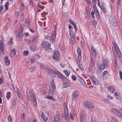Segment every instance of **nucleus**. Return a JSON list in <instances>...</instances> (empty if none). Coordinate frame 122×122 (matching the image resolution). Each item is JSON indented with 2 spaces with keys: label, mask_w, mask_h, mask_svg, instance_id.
I'll list each match as a JSON object with an SVG mask.
<instances>
[{
  "label": "nucleus",
  "mask_w": 122,
  "mask_h": 122,
  "mask_svg": "<svg viewBox=\"0 0 122 122\" xmlns=\"http://www.w3.org/2000/svg\"><path fill=\"white\" fill-rule=\"evenodd\" d=\"M112 111L113 113L115 115H116V114L117 113V112L118 111L115 109H112Z\"/></svg>",
  "instance_id": "obj_27"
},
{
  "label": "nucleus",
  "mask_w": 122,
  "mask_h": 122,
  "mask_svg": "<svg viewBox=\"0 0 122 122\" xmlns=\"http://www.w3.org/2000/svg\"><path fill=\"white\" fill-rule=\"evenodd\" d=\"M84 104L85 105V107L89 109H92L94 107L93 103L91 102L86 101L84 102Z\"/></svg>",
  "instance_id": "obj_7"
},
{
  "label": "nucleus",
  "mask_w": 122,
  "mask_h": 122,
  "mask_svg": "<svg viewBox=\"0 0 122 122\" xmlns=\"http://www.w3.org/2000/svg\"><path fill=\"white\" fill-rule=\"evenodd\" d=\"M60 118L58 115H56L55 117V120L56 122H59Z\"/></svg>",
  "instance_id": "obj_20"
},
{
  "label": "nucleus",
  "mask_w": 122,
  "mask_h": 122,
  "mask_svg": "<svg viewBox=\"0 0 122 122\" xmlns=\"http://www.w3.org/2000/svg\"><path fill=\"white\" fill-rule=\"evenodd\" d=\"M81 54H78V58L79 59H81Z\"/></svg>",
  "instance_id": "obj_64"
},
{
  "label": "nucleus",
  "mask_w": 122,
  "mask_h": 122,
  "mask_svg": "<svg viewBox=\"0 0 122 122\" xmlns=\"http://www.w3.org/2000/svg\"><path fill=\"white\" fill-rule=\"evenodd\" d=\"M10 92H8L7 93L6 95V97H7V99H9L10 98Z\"/></svg>",
  "instance_id": "obj_33"
},
{
  "label": "nucleus",
  "mask_w": 122,
  "mask_h": 122,
  "mask_svg": "<svg viewBox=\"0 0 122 122\" xmlns=\"http://www.w3.org/2000/svg\"><path fill=\"white\" fill-rule=\"evenodd\" d=\"M114 47H112V50L114 53V55L115 57H120L121 56L120 51L115 41L113 42Z\"/></svg>",
  "instance_id": "obj_2"
},
{
  "label": "nucleus",
  "mask_w": 122,
  "mask_h": 122,
  "mask_svg": "<svg viewBox=\"0 0 122 122\" xmlns=\"http://www.w3.org/2000/svg\"><path fill=\"white\" fill-rule=\"evenodd\" d=\"M40 8H38L37 7V13L39 14H40V12L41 11L39 9Z\"/></svg>",
  "instance_id": "obj_54"
},
{
  "label": "nucleus",
  "mask_w": 122,
  "mask_h": 122,
  "mask_svg": "<svg viewBox=\"0 0 122 122\" xmlns=\"http://www.w3.org/2000/svg\"><path fill=\"white\" fill-rule=\"evenodd\" d=\"M95 14L97 17H98L99 16V13L98 11L96 12Z\"/></svg>",
  "instance_id": "obj_61"
},
{
  "label": "nucleus",
  "mask_w": 122,
  "mask_h": 122,
  "mask_svg": "<svg viewBox=\"0 0 122 122\" xmlns=\"http://www.w3.org/2000/svg\"><path fill=\"white\" fill-rule=\"evenodd\" d=\"M9 1H7L5 5V10H7L8 9V6H9Z\"/></svg>",
  "instance_id": "obj_26"
},
{
  "label": "nucleus",
  "mask_w": 122,
  "mask_h": 122,
  "mask_svg": "<svg viewBox=\"0 0 122 122\" xmlns=\"http://www.w3.org/2000/svg\"><path fill=\"white\" fill-rule=\"evenodd\" d=\"M63 72L65 73V74L67 77H68L69 76V73H68L67 70H64L63 71Z\"/></svg>",
  "instance_id": "obj_38"
},
{
  "label": "nucleus",
  "mask_w": 122,
  "mask_h": 122,
  "mask_svg": "<svg viewBox=\"0 0 122 122\" xmlns=\"http://www.w3.org/2000/svg\"><path fill=\"white\" fill-rule=\"evenodd\" d=\"M78 66L79 68L81 70H83L84 68L82 65L80 64H78Z\"/></svg>",
  "instance_id": "obj_39"
},
{
  "label": "nucleus",
  "mask_w": 122,
  "mask_h": 122,
  "mask_svg": "<svg viewBox=\"0 0 122 122\" xmlns=\"http://www.w3.org/2000/svg\"><path fill=\"white\" fill-rule=\"evenodd\" d=\"M80 81L82 84L83 85L85 84V81L82 79Z\"/></svg>",
  "instance_id": "obj_62"
},
{
  "label": "nucleus",
  "mask_w": 122,
  "mask_h": 122,
  "mask_svg": "<svg viewBox=\"0 0 122 122\" xmlns=\"http://www.w3.org/2000/svg\"><path fill=\"white\" fill-rule=\"evenodd\" d=\"M23 30V29L21 27L20 29L19 30V32L18 33L17 36L18 37L21 38L23 36V34L22 33Z\"/></svg>",
  "instance_id": "obj_12"
},
{
  "label": "nucleus",
  "mask_w": 122,
  "mask_h": 122,
  "mask_svg": "<svg viewBox=\"0 0 122 122\" xmlns=\"http://www.w3.org/2000/svg\"><path fill=\"white\" fill-rule=\"evenodd\" d=\"M43 4L41 2H38V6H37L38 8H40L41 6V5Z\"/></svg>",
  "instance_id": "obj_41"
},
{
  "label": "nucleus",
  "mask_w": 122,
  "mask_h": 122,
  "mask_svg": "<svg viewBox=\"0 0 122 122\" xmlns=\"http://www.w3.org/2000/svg\"><path fill=\"white\" fill-rule=\"evenodd\" d=\"M107 73V71H105L102 73V76H104Z\"/></svg>",
  "instance_id": "obj_47"
},
{
  "label": "nucleus",
  "mask_w": 122,
  "mask_h": 122,
  "mask_svg": "<svg viewBox=\"0 0 122 122\" xmlns=\"http://www.w3.org/2000/svg\"><path fill=\"white\" fill-rule=\"evenodd\" d=\"M38 38V37L37 36H35L34 37L33 40L32 41V42L33 44H34L36 42Z\"/></svg>",
  "instance_id": "obj_29"
},
{
  "label": "nucleus",
  "mask_w": 122,
  "mask_h": 122,
  "mask_svg": "<svg viewBox=\"0 0 122 122\" xmlns=\"http://www.w3.org/2000/svg\"><path fill=\"white\" fill-rule=\"evenodd\" d=\"M10 19L9 18H8L6 19L5 21L6 23H8L10 21Z\"/></svg>",
  "instance_id": "obj_58"
},
{
  "label": "nucleus",
  "mask_w": 122,
  "mask_h": 122,
  "mask_svg": "<svg viewBox=\"0 0 122 122\" xmlns=\"http://www.w3.org/2000/svg\"><path fill=\"white\" fill-rule=\"evenodd\" d=\"M90 63L93 64H94V59L92 57V59L91 60Z\"/></svg>",
  "instance_id": "obj_57"
},
{
  "label": "nucleus",
  "mask_w": 122,
  "mask_h": 122,
  "mask_svg": "<svg viewBox=\"0 0 122 122\" xmlns=\"http://www.w3.org/2000/svg\"><path fill=\"white\" fill-rule=\"evenodd\" d=\"M108 60L107 59H103V63L100 64V69L102 70L108 66Z\"/></svg>",
  "instance_id": "obj_5"
},
{
  "label": "nucleus",
  "mask_w": 122,
  "mask_h": 122,
  "mask_svg": "<svg viewBox=\"0 0 122 122\" xmlns=\"http://www.w3.org/2000/svg\"><path fill=\"white\" fill-rule=\"evenodd\" d=\"M77 51L78 54H81V51L80 48H78Z\"/></svg>",
  "instance_id": "obj_52"
},
{
  "label": "nucleus",
  "mask_w": 122,
  "mask_h": 122,
  "mask_svg": "<svg viewBox=\"0 0 122 122\" xmlns=\"http://www.w3.org/2000/svg\"><path fill=\"white\" fill-rule=\"evenodd\" d=\"M64 113L62 114V118L67 120H69L70 119L68 115V110L67 104L66 102H64Z\"/></svg>",
  "instance_id": "obj_3"
},
{
  "label": "nucleus",
  "mask_w": 122,
  "mask_h": 122,
  "mask_svg": "<svg viewBox=\"0 0 122 122\" xmlns=\"http://www.w3.org/2000/svg\"><path fill=\"white\" fill-rule=\"evenodd\" d=\"M55 84L54 82H52L51 86L50 87L48 93V95H53L54 93L55 89Z\"/></svg>",
  "instance_id": "obj_4"
},
{
  "label": "nucleus",
  "mask_w": 122,
  "mask_h": 122,
  "mask_svg": "<svg viewBox=\"0 0 122 122\" xmlns=\"http://www.w3.org/2000/svg\"><path fill=\"white\" fill-rule=\"evenodd\" d=\"M46 71H48V72L49 73H51L52 70H51L50 68H47L46 69Z\"/></svg>",
  "instance_id": "obj_40"
},
{
  "label": "nucleus",
  "mask_w": 122,
  "mask_h": 122,
  "mask_svg": "<svg viewBox=\"0 0 122 122\" xmlns=\"http://www.w3.org/2000/svg\"><path fill=\"white\" fill-rule=\"evenodd\" d=\"M5 63L7 65H9L10 63V60L8 59V57L6 56L5 58Z\"/></svg>",
  "instance_id": "obj_17"
},
{
  "label": "nucleus",
  "mask_w": 122,
  "mask_h": 122,
  "mask_svg": "<svg viewBox=\"0 0 122 122\" xmlns=\"http://www.w3.org/2000/svg\"><path fill=\"white\" fill-rule=\"evenodd\" d=\"M3 45L2 41L0 42V50L2 52L3 51Z\"/></svg>",
  "instance_id": "obj_19"
},
{
  "label": "nucleus",
  "mask_w": 122,
  "mask_h": 122,
  "mask_svg": "<svg viewBox=\"0 0 122 122\" xmlns=\"http://www.w3.org/2000/svg\"><path fill=\"white\" fill-rule=\"evenodd\" d=\"M63 86L64 88H65L68 87V86L67 83H63Z\"/></svg>",
  "instance_id": "obj_50"
},
{
  "label": "nucleus",
  "mask_w": 122,
  "mask_h": 122,
  "mask_svg": "<svg viewBox=\"0 0 122 122\" xmlns=\"http://www.w3.org/2000/svg\"><path fill=\"white\" fill-rule=\"evenodd\" d=\"M40 116L41 117V118L43 119H44V118L45 117V115L44 113L42 112V113H41V115H40Z\"/></svg>",
  "instance_id": "obj_51"
},
{
  "label": "nucleus",
  "mask_w": 122,
  "mask_h": 122,
  "mask_svg": "<svg viewBox=\"0 0 122 122\" xmlns=\"http://www.w3.org/2000/svg\"><path fill=\"white\" fill-rule=\"evenodd\" d=\"M30 50L32 51H35L36 50V49L35 48H33L32 46H30Z\"/></svg>",
  "instance_id": "obj_49"
},
{
  "label": "nucleus",
  "mask_w": 122,
  "mask_h": 122,
  "mask_svg": "<svg viewBox=\"0 0 122 122\" xmlns=\"http://www.w3.org/2000/svg\"><path fill=\"white\" fill-rule=\"evenodd\" d=\"M8 120L9 122H11L12 121L11 118L10 116H9L8 117Z\"/></svg>",
  "instance_id": "obj_53"
},
{
  "label": "nucleus",
  "mask_w": 122,
  "mask_h": 122,
  "mask_svg": "<svg viewBox=\"0 0 122 122\" xmlns=\"http://www.w3.org/2000/svg\"><path fill=\"white\" fill-rule=\"evenodd\" d=\"M51 73V74H52L53 75L55 76H56V72L55 71H54L53 70H52Z\"/></svg>",
  "instance_id": "obj_37"
},
{
  "label": "nucleus",
  "mask_w": 122,
  "mask_h": 122,
  "mask_svg": "<svg viewBox=\"0 0 122 122\" xmlns=\"http://www.w3.org/2000/svg\"><path fill=\"white\" fill-rule=\"evenodd\" d=\"M91 51L93 56L95 57L96 56V53L94 50V48L93 45L91 46Z\"/></svg>",
  "instance_id": "obj_9"
},
{
  "label": "nucleus",
  "mask_w": 122,
  "mask_h": 122,
  "mask_svg": "<svg viewBox=\"0 0 122 122\" xmlns=\"http://www.w3.org/2000/svg\"><path fill=\"white\" fill-rule=\"evenodd\" d=\"M101 8L104 12H106V10L105 8L102 5V7H101Z\"/></svg>",
  "instance_id": "obj_48"
},
{
  "label": "nucleus",
  "mask_w": 122,
  "mask_h": 122,
  "mask_svg": "<svg viewBox=\"0 0 122 122\" xmlns=\"http://www.w3.org/2000/svg\"><path fill=\"white\" fill-rule=\"evenodd\" d=\"M25 117V116L24 115V114H22L21 115V119H22L23 120H24V118Z\"/></svg>",
  "instance_id": "obj_46"
},
{
  "label": "nucleus",
  "mask_w": 122,
  "mask_h": 122,
  "mask_svg": "<svg viewBox=\"0 0 122 122\" xmlns=\"http://www.w3.org/2000/svg\"><path fill=\"white\" fill-rule=\"evenodd\" d=\"M56 76H55L56 77H58L59 78H60V77L62 75L61 74V73L59 71H57L56 72Z\"/></svg>",
  "instance_id": "obj_23"
},
{
  "label": "nucleus",
  "mask_w": 122,
  "mask_h": 122,
  "mask_svg": "<svg viewBox=\"0 0 122 122\" xmlns=\"http://www.w3.org/2000/svg\"><path fill=\"white\" fill-rule=\"evenodd\" d=\"M30 24V21L29 20L27 19H26L25 22V24L26 26H28Z\"/></svg>",
  "instance_id": "obj_36"
},
{
  "label": "nucleus",
  "mask_w": 122,
  "mask_h": 122,
  "mask_svg": "<svg viewBox=\"0 0 122 122\" xmlns=\"http://www.w3.org/2000/svg\"><path fill=\"white\" fill-rule=\"evenodd\" d=\"M79 95L78 92L77 91L73 93L72 97V100H74Z\"/></svg>",
  "instance_id": "obj_10"
},
{
  "label": "nucleus",
  "mask_w": 122,
  "mask_h": 122,
  "mask_svg": "<svg viewBox=\"0 0 122 122\" xmlns=\"http://www.w3.org/2000/svg\"><path fill=\"white\" fill-rule=\"evenodd\" d=\"M94 12L92 11L91 12V17L92 18H94Z\"/></svg>",
  "instance_id": "obj_60"
},
{
  "label": "nucleus",
  "mask_w": 122,
  "mask_h": 122,
  "mask_svg": "<svg viewBox=\"0 0 122 122\" xmlns=\"http://www.w3.org/2000/svg\"><path fill=\"white\" fill-rule=\"evenodd\" d=\"M56 34V32L55 31L53 32L51 36V38L53 40L55 38Z\"/></svg>",
  "instance_id": "obj_30"
},
{
  "label": "nucleus",
  "mask_w": 122,
  "mask_h": 122,
  "mask_svg": "<svg viewBox=\"0 0 122 122\" xmlns=\"http://www.w3.org/2000/svg\"><path fill=\"white\" fill-rule=\"evenodd\" d=\"M60 54L58 51H55L54 53L53 58L56 60H58Z\"/></svg>",
  "instance_id": "obj_8"
},
{
  "label": "nucleus",
  "mask_w": 122,
  "mask_h": 122,
  "mask_svg": "<svg viewBox=\"0 0 122 122\" xmlns=\"http://www.w3.org/2000/svg\"><path fill=\"white\" fill-rule=\"evenodd\" d=\"M71 77L72 79H73V80L74 81H75L76 80V78L75 76L74 75H72L71 76Z\"/></svg>",
  "instance_id": "obj_45"
},
{
  "label": "nucleus",
  "mask_w": 122,
  "mask_h": 122,
  "mask_svg": "<svg viewBox=\"0 0 122 122\" xmlns=\"http://www.w3.org/2000/svg\"><path fill=\"white\" fill-rule=\"evenodd\" d=\"M85 115L84 114H81L80 115V122H83L85 118Z\"/></svg>",
  "instance_id": "obj_14"
},
{
  "label": "nucleus",
  "mask_w": 122,
  "mask_h": 122,
  "mask_svg": "<svg viewBox=\"0 0 122 122\" xmlns=\"http://www.w3.org/2000/svg\"><path fill=\"white\" fill-rule=\"evenodd\" d=\"M114 47H112V50L114 53V55L115 57H120L121 56L120 51L115 41L113 42Z\"/></svg>",
  "instance_id": "obj_1"
},
{
  "label": "nucleus",
  "mask_w": 122,
  "mask_h": 122,
  "mask_svg": "<svg viewBox=\"0 0 122 122\" xmlns=\"http://www.w3.org/2000/svg\"><path fill=\"white\" fill-rule=\"evenodd\" d=\"M35 58H36L37 59H39L40 57V56L39 55H35L34 56Z\"/></svg>",
  "instance_id": "obj_56"
},
{
  "label": "nucleus",
  "mask_w": 122,
  "mask_h": 122,
  "mask_svg": "<svg viewBox=\"0 0 122 122\" xmlns=\"http://www.w3.org/2000/svg\"><path fill=\"white\" fill-rule=\"evenodd\" d=\"M31 63H33L35 61V57H32L30 60Z\"/></svg>",
  "instance_id": "obj_44"
},
{
  "label": "nucleus",
  "mask_w": 122,
  "mask_h": 122,
  "mask_svg": "<svg viewBox=\"0 0 122 122\" xmlns=\"http://www.w3.org/2000/svg\"><path fill=\"white\" fill-rule=\"evenodd\" d=\"M75 115V114H72L71 113H70V116L71 119L73 120L74 119L73 116Z\"/></svg>",
  "instance_id": "obj_42"
},
{
  "label": "nucleus",
  "mask_w": 122,
  "mask_h": 122,
  "mask_svg": "<svg viewBox=\"0 0 122 122\" xmlns=\"http://www.w3.org/2000/svg\"><path fill=\"white\" fill-rule=\"evenodd\" d=\"M30 91H29V92H27V95L28 97V101L31 102L32 101V97L31 94L30 93Z\"/></svg>",
  "instance_id": "obj_13"
},
{
  "label": "nucleus",
  "mask_w": 122,
  "mask_h": 122,
  "mask_svg": "<svg viewBox=\"0 0 122 122\" xmlns=\"http://www.w3.org/2000/svg\"><path fill=\"white\" fill-rule=\"evenodd\" d=\"M119 74L120 79H122V73L121 71H119Z\"/></svg>",
  "instance_id": "obj_55"
},
{
  "label": "nucleus",
  "mask_w": 122,
  "mask_h": 122,
  "mask_svg": "<svg viewBox=\"0 0 122 122\" xmlns=\"http://www.w3.org/2000/svg\"><path fill=\"white\" fill-rule=\"evenodd\" d=\"M115 90L114 88L112 86H110L108 88V91L110 93H112Z\"/></svg>",
  "instance_id": "obj_11"
},
{
  "label": "nucleus",
  "mask_w": 122,
  "mask_h": 122,
  "mask_svg": "<svg viewBox=\"0 0 122 122\" xmlns=\"http://www.w3.org/2000/svg\"><path fill=\"white\" fill-rule=\"evenodd\" d=\"M92 80V83L94 85H98L100 83L95 78H93Z\"/></svg>",
  "instance_id": "obj_15"
},
{
  "label": "nucleus",
  "mask_w": 122,
  "mask_h": 122,
  "mask_svg": "<svg viewBox=\"0 0 122 122\" xmlns=\"http://www.w3.org/2000/svg\"><path fill=\"white\" fill-rule=\"evenodd\" d=\"M11 53L12 55V56H14L16 54V52L15 51V50L13 49L12 50L11 52Z\"/></svg>",
  "instance_id": "obj_35"
},
{
  "label": "nucleus",
  "mask_w": 122,
  "mask_h": 122,
  "mask_svg": "<svg viewBox=\"0 0 122 122\" xmlns=\"http://www.w3.org/2000/svg\"><path fill=\"white\" fill-rule=\"evenodd\" d=\"M24 13H22L21 14V18L22 20H23L24 19Z\"/></svg>",
  "instance_id": "obj_59"
},
{
  "label": "nucleus",
  "mask_w": 122,
  "mask_h": 122,
  "mask_svg": "<svg viewBox=\"0 0 122 122\" xmlns=\"http://www.w3.org/2000/svg\"><path fill=\"white\" fill-rule=\"evenodd\" d=\"M60 78H61L62 80L64 81H66L67 79L65 77L62 75Z\"/></svg>",
  "instance_id": "obj_28"
},
{
  "label": "nucleus",
  "mask_w": 122,
  "mask_h": 122,
  "mask_svg": "<svg viewBox=\"0 0 122 122\" xmlns=\"http://www.w3.org/2000/svg\"><path fill=\"white\" fill-rule=\"evenodd\" d=\"M43 47L46 50H49L51 49L50 45L49 42L44 41L42 43Z\"/></svg>",
  "instance_id": "obj_6"
},
{
  "label": "nucleus",
  "mask_w": 122,
  "mask_h": 122,
  "mask_svg": "<svg viewBox=\"0 0 122 122\" xmlns=\"http://www.w3.org/2000/svg\"><path fill=\"white\" fill-rule=\"evenodd\" d=\"M33 104L35 106L37 105L35 95H33Z\"/></svg>",
  "instance_id": "obj_16"
},
{
  "label": "nucleus",
  "mask_w": 122,
  "mask_h": 122,
  "mask_svg": "<svg viewBox=\"0 0 122 122\" xmlns=\"http://www.w3.org/2000/svg\"><path fill=\"white\" fill-rule=\"evenodd\" d=\"M71 39L73 43H74L75 42V36L74 35H70Z\"/></svg>",
  "instance_id": "obj_18"
},
{
  "label": "nucleus",
  "mask_w": 122,
  "mask_h": 122,
  "mask_svg": "<svg viewBox=\"0 0 122 122\" xmlns=\"http://www.w3.org/2000/svg\"><path fill=\"white\" fill-rule=\"evenodd\" d=\"M111 118L112 122H118L117 119L113 117H112Z\"/></svg>",
  "instance_id": "obj_34"
},
{
  "label": "nucleus",
  "mask_w": 122,
  "mask_h": 122,
  "mask_svg": "<svg viewBox=\"0 0 122 122\" xmlns=\"http://www.w3.org/2000/svg\"><path fill=\"white\" fill-rule=\"evenodd\" d=\"M113 99V97L111 96H107V99Z\"/></svg>",
  "instance_id": "obj_63"
},
{
  "label": "nucleus",
  "mask_w": 122,
  "mask_h": 122,
  "mask_svg": "<svg viewBox=\"0 0 122 122\" xmlns=\"http://www.w3.org/2000/svg\"><path fill=\"white\" fill-rule=\"evenodd\" d=\"M115 115L116 116L120 118H122V114L119 111L117 112V113L116 114V115Z\"/></svg>",
  "instance_id": "obj_22"
},
{
  "label": "nucleus",
  "mask_w": 122,
  "mask_h": 122,
  "mask_svg": "<svg viewBox=\"0 0 122 122\" xmlns=\"http://www.w3.org/2000/svg\"><path fill=\"white\" fill-rule=\"evenodd\" d=\"M13 40V39L12 38H10V40H9L8 42V44L9 45H12L13 43V42L12 41Z\"/></svg>",
  "instance_id": "obj_31"
},
{
  "label": "nucleus",
  "mask_w": 122,
  "mask_h": 122,
  "mask_svg": "<svg viewBox=\"0 0 122 122\" xmlns=\"http://www.w3.org/2000/svg\"><path fill=\"white\" fill-rule=\"evenodd\" d=\"M17 101V99H15L13 102L12 103V104L13 106L14 107L16 105V101Z\"/></svg>",
  "instance_id": "obj_25"
},
{
  "label": "nucleus",
  "mask_w": 122,
  "mask_h": 122,
  "mask_svg": "<svg viewBox=\"0 0 122 122\" xmlns=\"http://www.w3.org/2000/svg\"><path fill=\"white\" fill-rule=\"evenodd\" d=\"M28 53V51H24L23 52V54L24 55L27 56Z\"/></svg>",
  "instance_id": "obj_43"
},
{
  "label": "nucleus",
  "mask_w": 122,
  "mask_h": 122,
  "mask_svg": "<svg viewBox=\"0 0 122 122\" xmlns=\"http://www.w3.org/2000/svg\"><path fill=\"white\" fill-rule=\"evenodd\" d=\"M48 66L46 65H43L42 64H41L40 65V67L44 69H46V68Z\"/></svg>",
  "instance_id": "obj_24"
},
{
  "label": "nucleus",
  "mask_w": 122,
  "mask_h": 122,
  "mask_svg": "<svg viewBox=\"0 0 122 122\" xmlns=\"http://www.w3.org/2000/svg\"><path fill=\"white\" fill-rule=\"evenodd\" d=\"M51 95H48V96L46 97L45 98H47L48 99H51L53 100H55V99L52 96H50Z\"/></svg>",
  "instance_id": "obj_21"
},
{
  "label": "nucleus",
  "mask_w": 122,
  "mask_h": 122,
  "mask_svg": "<svg viewBox=\"0 0 122 122\" xmlns=\"http://www.w3.org/2000/svg\"><path fill=\"white\" fill-rule=\"evenodd\" d=\"M93 9H94V10L95 12L98 11V10H97V8L95 3L94 5L93 6Z\"/></svg>",
  "instance_id": "obj_32"
}]
</instances>
